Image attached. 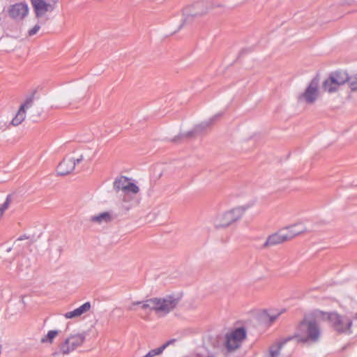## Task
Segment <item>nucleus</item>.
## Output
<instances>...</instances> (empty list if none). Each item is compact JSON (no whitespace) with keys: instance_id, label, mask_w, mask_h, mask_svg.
Masks as SVG:
<instances>
[{"instance_id":"f257e3e1","label":"nucleus","mask_w":357,"mask_h":357,"mask_svg":"<svg viewBox=\"0 0 357 357\" xmlns=\"http://www.w3.org/2000/svg\"><path fill=\"white\" fill-rule=\"evenodd\" d=\"M314 318L319 321H327L331 328L338 333H350L353 326L351 316L349 314H340L337 312H326L316 310Z\"/></svg>"},{"instance_id":"f03ea898","label":"nucleus","mask_w":357,"mask_h":357,"mask_svg":"<svg viewBox=\"0 0 357 357\" xmlns=\"http://www.w3.org/2000/svg\"><path fill=\"white\" fill-rule=\"evenodd\" d=\"M177 300L169 296L165 298H153L145 301H133L128 306V310H136L139 306L144 310H154L159 315H165L174 310L177 305Z\"/></svg>"},{"instance_id":"7ed1b4c3","label":"nucleus","mask_w":357,"mask_h":357,"mask_svg":"<svg viewBox=\"0 0 357 357\" xmlns=\"http://www.w3.org/2000/svg\"><path fill=\"white\" fill-rule=\"evenodd\" d=\"M319 336L320 329L316 321L305 317L298 325L294 339L301 342H313L317 340Z\"/></svg>"},{"instance_id":"20e7f679","label":"nucleus","mask_w":357,"mask_h":357,"mask_svg":"<svg viewBox=\"0 0 357 357\" xmlns=\"http://www.w3.org/2000/svg\"><path fill=\"white\" fill-rule=\"evenodd\" d=\"M35 17L40 22H46L48 20L47 14L56 8L58 0H30Z\"/></svg>"},{"instance_id":"39448f33","label":"nucleus","mask_w":357,"mask_h":357,"mask_svg":"<svg viewBox=\"0 0 357 357\" xmlns=\"http://www.w3.org/2000/svg\"><path fill=\"white\" fill-rule=\"evenodd\" d=\"M246 338V331L243 328H237L225 335V345L228 351H233L238 349Z\"/></svg>"},{"instance_id":"423d86ee","label":"nucleus","mask_w":357,"mask_h":357,"mask_svg":"<svg viewBox=\"0 0 357 357\" xmlns=\"http://www.w3.org/2000/svg\"><path fill=\"white\" fill-rule=\"evenodd\" d=\"M83 160L84 156L82 154L66 156L58 165L56 172L59 175H67L74 170L77 164L82 162Z\"/></svg>"},{"instance_id":"0eeeda50","label":"nucleus","mask_w":357,"mask_h":357,"mask_svg":"<svg viewBox=\"0 0 357 357\" xmlns=\"http://www.w3.org/2000/svg\"><path fill=\"white\" fill-rule=\"evenodd\" d=\"M320 79L318 76L314 77L307 86L301 98L307 103L312 104L316 101L319 96Z\"/></svg>"},{"instance_id":"6e6552de","label":"nucleus","mask_w":357,"mask_h":357,"mask_svg":"<svg viewBox=\"0 0 357 357\" xmlns=\"http://www.w3.org/2000/svg\"><path fill=\"white\" fill-rule=\"evenodd\" d=\"M114 186L117 190L124 192L136 194L139 192V188L130 180L125 176H121L114 183Z\"/></svg>"},{"instance_id":"1a4fd4ad","label":"nucleus","mask_w":357,"mask_h":357,"mask_svg":"<svg viewBox=\"0 0 357 357\" xmlns=\"http://www.w3.org/2000/svg\"><path fill=\"white\" fill-rule=\"evenodd\" d=\"M29 8L26 3H17L8 9L9 15L15 20H22L28 15Z\"/></svg>"},{"instance_id":"9d476101","label":"nucleus","mask_w":357,"mask_h":357,"mask_svg":"<svg viewBox=\"0 0 357 357\" xmlns=\"http://www.w3.org/2000/svg\"><path fill=\"white\" fill-rule=\"evenodd\" d=\"M84 340V336L82 334H75L70 335L65 342L63 346L64 353H68L74 350L78 346H80Z\"/></svg>"},{"instance_id":"9b49d317","label":"nucleus","mask_w":357,"mask_h":357,"mask_svg":"<svg viewBox=\"0 0 357 357\" xmlns=\"http://www.w3.org/2000/svg\"><path fill=\"white\" fill-rule=\"evenodd\" d=\"M280 314L279 312L273 310H262L258 314V320L263 325L270 326L279 317Z\"/></svg>"},{"instance_id":"f8f14e48","label":"nucleus","mask_w":357,"mask_h":357,"mask_svg":"<svg viewBox=\"0 0 357 357\" xmlns=\"http://www.w3.org/2000/svg\"><path fill=\"white\" fill-rule=\"evenodd\" d=\"M29 107V103L26 102L22 104L19 109L17 110V113L15 114V116L13 118V119L10 121V124L13 126H17L20 124H21L26 118V109Z\"/></svg>"},{"instance_id":"ddd939ff","label":"nucleus","mask_w":357,"mask_h":357,"mask_svg":"<svg viewBox=\"0 0 357 357\" xmlns=\"http://www.w3.org/2000/svg\"><path fill=\"white\" fill-rule=\"evenodd\" d=\"M282 230L269 236L266 241V245L271 246L284 243L287 241V236Z\"/></svg>"},{"instance_id":"4468645a","label":"nucleus","mask_w":357,"mask_h":357,"mask_svg":"<svg viewBox=\"0 0 357 357\" xmlns=\"http://www.w3.org/2000/svg\"><path fill=\"white\" fill-rule=\"evenodd\" d=\"M349 75L347 72L343 70L336 71L331 75V77L335 81V82L339 86L348 82Z\"/></svg>"},{"instance_id":"2eb2a0df","label":"nucleus","mask_w":357,"mask_h":357,"mask_svg":"<svg viewBox=\"0 0 357 357\" xmlns=\"http://www.w3.org/2000/svg\"><path fill=\"white\" fill-rule=\"evenodd\" d=\"M247 209V206H240L233 208L231 210L227 211V212L229 213L232 220L234 222H236L242 218V216L243 215Z\"/></svg>"},{"instance_id":"dca6fc26","label":"nucleus","mask_w":357,"mask_h":357,"mask_svg":"<svg viewBox=\"0 0 357 357\" xmlns=\"http://www.w3.org/2000/svg\"><path fill=\"white\" fill-rule=\"evenodd\" d=\"M234 222L230 218L229 213L226 211L220 215L215 221L216 226L219 227H225Z\"/></svg>"},{"instance_id":"f3484780","label":"nucleus","mask_w":357,"mask_h":357,"mask_svg":"<svg viewBox=\"0 0 357 357\" xmlns=\"http://www.w3.org/2000/svg\"><path fill=\"white\" fill-rule=\"evenodd\" d=\"M112 215L109 212H104L91 218V220L98 224L107 223L112 220Z\"/></svg>"},{"instance_id":"a211bd4d","label":"nucleus","mask_w":357,"mask_h":357,"mask_svg":"<svg viewBox=\"0 0 357 357\" xmlns=\"http://www.w3.org/2000/svg\"><path fill=\"white\" fill-rule=\"evenodd\" d=\"M175 342V340H170L167 341L166 343L162 344L161 347L152 349L149 351L143 357H154L155 356L160 355L162 353V351L170 344H173Z\"/></svg>"},{"instance_id":"6ab92c4d","label":"nucleus","mask_w":357,"mask_h":357,"mask_svg":"<svg viewBox=\"0 0 357 357\" xmlns=\"http://www.w3.org/2000/svg\"><path fill=\"white\" fill-rule=\"evenodd\" d=\"M340 86L337 84L333 79L329 77L323 82V88L324 91L329 93L335 91Z\"/></svg>"},{"instance_id":"aec40b11","label":"nucleus","mask_w":357,"mask_h":357,"mask_svg":"<svg viewBox=\"0 0 357 357\" xmlns=\"http://www.w3.org/2000/svg\"><path fill=\"white\" fill-rule=\"evenodd\" d=\"M284 232V235L287 236V241H289L294 238L295 236L302 232V230L296 229V226L289 227L284 229H282Z\"/></svg>"},{"instance_id":"412c9836","label":"nucleus","mask_w":357,"mask_h":357,"mask_svg":"<svg viewBox=\"0 0 357 357\" xmlns=\"http://www.w3.org/2000/svg\"><path fill=\"white\" fill-rule=\"evenodd\" d=\"M59 332L57 331H50L47 334L43 337L40 340L41 343H49L52 344L54 338L58 335Z\"/></svg>"},{"instance_id":"4be33fe9","label":"nucleus","mask_w":357,"mask_h":357,"mask_svg":"<svg viewBox=\"0 0 357 357\" xmlns=\"http://www.w3.org/2000/svg\"><path fill=\"white\" fill-rule=\"evenodd\" d=\"M348 84L350 89L353 91H357V73L349 76Z\"/></svg>"},{"instance_id":"5701e85b","label":"nucleus","mask_w":357,"mask_h":357,"mask_svg":"<svg viewBox=\"0 0 357 357\" xmlns=\"http://www.w3.org/2000/svg\"><path fill=\"white\" fill-rule=\"evenodd\" d=\"M45 23V22L41 23L39 22V20H38V23L28 31L29 36H33L37 34L38 32L40 31L41 26Z\"/></svg>"},{"instance_id":"b1692460","label":"nucleus","mask_w":357,"mask_h":357,"mask_svg":"<svg viewBox=\"0 0 357 357\" xmlns=\"http://www.w3.org/2000/svg\"><path fill=\"white\" fill-rule=\"evenodd\" d=\"M91 303L89 302H86L77 309L78 310L79 314L82 316L83 314L89 312L91 310Z\"/></svg>"},{"instance_id":"393cba45","label":"nucleus","mask_w":357,"mask_h":357,"mask_svg":"<svg viewBox=\"0 0 357 357\" xmlns=\"http://www.w3.org/2000/svg\"><path fill=\"white\" fill-rule=\"evenodd\" d=\"M79 317H80V315L79 314L77 308L73 311L68 312L64 314V317L66 319H74Z\"/></svg>"},{"instance_id":"a878e982","label":"nucleus","mask_w":357,"mask_h":357,"mask_svg":"<svg viewBox=\"0 0 357 357\" xmlns=\"http://www.w3.org/2000/svg\"><path fill=\"white\" fill-rule=\"evenodd\" d=\"M291 341H292V340H290L288 342H285V343L282 344V345H280L279 347V348L277 349L276 351H273V349H271V351H270L271 357H276V356H278V353H279V350H280L282 348H284L289 342H291Z\"/></svg>"},{"instance_id":"bb28decb","label":"nucleus","mask_w":357,"mask_h":357,"mask_svg":"<svg viewBox=\"0 0 357 357\" xmlns=\"http://www.w3.org/2000/svg\"><path fill=\"white\" fill-rule=\"evenodd\" d=\"M348 4H357V0H346Z\"/></svg>"}]
</instances>
